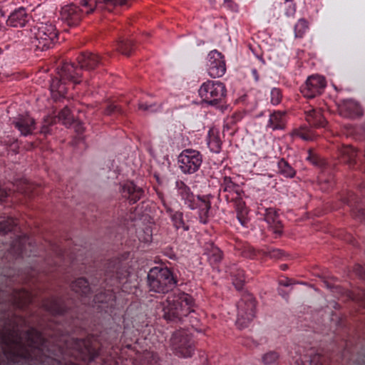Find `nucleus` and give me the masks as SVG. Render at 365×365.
Masks as SVG:
<instances>
[{
  "mask_svg": "<svg viewBox=\"0 0 365 365\" xmlns=\"http://www.w3.org/2000/svg\"><path fill=\"white\" fill-rule=\"evenodd\" d=\"M70 302L62 297L52 296L42 300V307L53 318L59 337H52L53 343L46 339L41 331L34 327L26 332V343L14 329L1 333L2 352L7 362L0 365H93L100 355L103 344L111 341L99 335L88 334L85 339L68 335L83 329V324L72 309ZM99 365H118L112 358L101 359Z\"/></svg>",
  "mask_w": 365,
  "mask_h": 365,
  "instance_id": "f257e3e1",
  "label": "nucleus"
},
{
  "mask_svg": "<svg viewBox=\"0 0 365 365\" xmlns=\"http://www.w3.org/2000/svg\"><path fill=\"white\" fill-rule=\"evenodd\" d=\"M97 274L99 277H95L91 284L84 277L76 279L71 284V290L83 304L112 315L116 304V293L128 292V269L119 258H113Z\"/></svg>",
  "mask_w": 365,
  "mask_h": 365,
  "instance_id": "f03ea898",
  "label": "nucleus"
},
{
  "mask_svg": "<svg viewBox=\"0 0 365 365\" xmlns=\"http://www.w3.org/2000/svg\"><path fill=\"white\" fill-rule=\"evenodd\" d=\"M192 305V297L190 294L179 291L174 292L161 304L163 317L170 323H180Z\"/></svg>",
  "mask_w": 365,
  "mask_h": 365,
  "instance_id": "7ed1b4c3",
  "label": "nucleus"
},
{
  "mask_svg": "<svg viewBox=\"0 0 365 365\" xmlns=\"http://www.w3.org/2000/svg\"><path fill=\"white\" fill-rule=\"evenodd\" d=\"M58 69V76L52 78L50 85L52 97L55 101L66 97L68 83L78 84L82 81L81 68L74 63L64 62Z\"/></svg>",
  "mask_w": 365,
  "mask_h": 365,
  "instance_id": "20e7f679",
  "label": "nucleus"
},
{
  "mask_svg": "<svg viewBox=\"0 0 365 365\" xmlns=\"http://www.w3.org/2000/svg\"><path fill=\"white\" fill-rule=\"evenodd\" d=\"M147 278L150 289L158 293L168 292L178 283L177 277L167 267H154L151 268Z\"/></svg>",
  "mask_w": 365,
  "mask_h": 365,
  "instance_id": "39448f33",
  "label": "nucleus"
},
{
  "mask_svg": "<svg viewBox=\"0 0 365 365\" xmlns=\"http://www.w3.org/2000/svg\"><path fill=\"white\" fill-rule=\"evenodd\" d=\"M32 45L35 51H46L51 48L58 41V31L52 23H39L34 29Z\"/></svg>",
  "mask_w": 365,
  "mask_h": 365,
  "instance_id": "423d86ee",
  "label": "nucleus"
},
{
  "mask_svg": "<svg viewBox=\"0 0 365 365\" xmlns=\"http://www.w3.org/2000/svg\"><path fill=\"white\" fill-rule=\"evenodd\" d=\"M170 346L175 355L182 358L192 357L195 350V341L185 329L177 330L173 334Z\"/></svg>",
  "mask_w": 365,
  "mask_h": 365,
  "instance_id": "0eeeda50",
  "label": "nucleus"
},
{
  "mask_svg": "<svg viewBox=\"0 0 365 365\" xmlns=\"http://www.w3.org/2000/svg\"><path fill=\"white\" fill-rule=\"evenodd\" d=\"M15 192L25 198L31 199L40 194V186L24 178L19 179L13 183L12 188L3 187L0 185V203L6 201L9 197H11L13 200L12 195Z\"/></svg>",
  "mask_w": 365,
  "mask_h": 365,
  "instance_id": "6e6552de",
  "label": "nucleus"
},
{
  "mask_svg": "<svg viewBox=\"0 0 365 365\" xmlns=\"http://www.w3.org/2000/svg\"><path fill=\"white\" fill-rule=\"evenodd\" d=\"M237 317L236 325L240 329L248 327L255 317L256 301L250 293H244L237 304Z\"/></svg>",
  "mask_w": 365,
  "mask_h": 365,
  "instance_id": "1a4fd4ad",
  "label": "nucleus"
},
{
  "mask_svg": "<svg viewBox=\"0 0 365 365\" xmlns=\"http://www.w3.org/2000/svg\"><path fill=\"white\" fill-rule=\"evenodd\" d=\"M36 255V245L26 234L15 235L11 241L6 257L12 259Z\"/></svg>",
  "mask_w": 365,
  "mask_h": 365,
  "instance_id": "9d476101",
  "label": "nucleus"
},
{
  "mask_svg": "<svg viewBox=\"0 0 365 365\" xmlns=\"http://www.w3.org/2000/svg\"><path fill=\"white\" fill-rule=\"evenodd\" d=\"M226 93L225 84L219 81L208 80L203 83L199 89V95L202 101L212 106L221 103Z\"/></svg>",
  "mask_w": 365,
  "mask_h": 365,
  "instance_id": "9b49d317",
  "label": "nucleus"
},
{
  "mask_svg": "<svg viewBox=\"0 0 365 365\" xmlns=\"http://www.w3.org/2000/svg\"><path fill=\"white\" fill-rule=\"evenodd\" d=\"M202 163V155L197 150L185 149L178 155L180 170L185 174L196 173Z\"/></svg>",
  "mask_w": 365,
  "mask_h": 365,
  "instance_id": "f8f14e48",
  "label": "nucleus"
},
{
  "mask_svg": "<svg viewBox=\"0 0 365 365\" xmlns=\"http://www.w3.org/2000/svg\"><path fill=\"white\" fill-rule=\"evenodd\" d=\"M327 86V81L322 76L315 74L309 76L301 87V92L307 98H313L321 95Z\"/></svg>",
  "mask_w": 365,
  "mask_h": 365,
  "instance_id": "ddd939ff",
  "label": "nucleus"
},
{
  "mask_svg": "<svg viewBox=\"0 0 365 365\" xmlns=\"http://www.w3.org/2000/svg\"><path fill=\"white\" fill-rule=\"evenodd\" d=\"M82 9L75 4H68L62 7L61 11V19L63 23L70 27L78 26L82 20L83 13L86 12V9L81 4Z\"/></svg>",
  "mask_w": 365,
  "mask_h": 365,
  "instance_id": "4468645a",
  "label": "nucleus"
},
{
  "mask_svg": "<svg viewBox=\"0 0 365 365\" xmlns=\"http://www.w3.org/2000/svg\"><path fill=\"white\" fill-rule=\"evenodd\" d=\"M207 70L208 74L212 78H219L225 73V61L220 52L213 50L208 53Z\"/></svg>",
  "mask_w": 365,
  "mask_h": 365,
  "instance_id": "2eb2a0df",
  "label": "nucleus"
},
{
  "mask_svg": "<svg viewBox=\"0 0 365 365\" xmlns=\"http://www.w3.org/2000/svg\"><path fill=\"white\" fill-rule=\"evenodd\" d=\"M158 197L164 207L166 213L169 215L173 227L178 230L182 229L184 231H189L190 226L185 223L183 218V213L181 211H175L171 206V202H168L162 192H158Z\"/></svg>",
  "mask_w": 365,
  "mask_h": 365,
  "instance_id": "dca6fc26",
  "label": "nucleus"
},
{
  "mask_svg": "<svg viewBox=\"0 0 365 365\" xmlns=\"http://www.w3.org/2000/svg\"><path fill=\"white\" fill-rule=\"evenodd\" d=\"M258 255L274 260H283L287 257V254L284 250L272 247H264L257 251L253 247H249L244 252V256L250 259H254Z\"/></svg>",
  "mask_w": 365,
  "mask_h": 365,
  "instance_id": "f3484780",
  "label": "nucleus"
},
{
  "mask_svg": "<svg viewBox=\"0 0 365 365\" xmlns=\"http://www.w3.org/2000/svg\"><path fill=\"white\" fill-rule=\"evenodd\" d=\"M129 0H80L86 12H93L96 9L111 11L116 6L127 5Z\"/></svg>",
  "mask_w": 365,
  "mask_h": 365,
  "instance_id": "a211bd4d",
  "label": "nucleus"
},
{
  "mask_svg": "<svg viewBox=\"0 0 365 365\" xmlns=\"http://www.w3.org/2000/svg\"><path fill=\"white\" fill-rule=\"evenodd\" d=\"M57 119L66 126H70L73 123V117L68 106H65L58 113L57 117L46 116L44 118L43 124L41 128V133L44 135L51 133L50 125L56 123Z\"/></svg>",
  "mask_w": 365,
  "mask_h": 365,
  "instance_id": "6ab92c4d",
  "label": "nucleus"
},
{
  "mask_svg": "<svg viewBox=\"0 0 365 365\" xmlns=\"http://www.w3.org/2000/svg\"><path fill=\"white\" fill-rule=\"evenodd\" d=\"M225 198L227 202H233L235 211L237 212V218L240 223L247 227L249 222L247 217L248 208L247 207L245 202L241 197L240 194H236V196L230 197L229 195H225Z\"/></svg>",
  "mask_w": 365,
  "mask_h": 365,
  "instance_id": "aec40b11",
  "label": "nucleus"
},
{
  "mask_svg": "<svg viewBox=\"0 0 365 365\" xmlns=\"http://www.w3.org/2000/svg\"><path fill=\"white\" fill-rule=\"evenodd\" d=\"M12 124L23 136L32 135L36 130V121L29 115H20L15 118Z\"/></svg>",
  "mask_w": 365,
  "mask_h": 365,
  "instance_id": "412c9836",
  "label": "nucleus"
},
{
  "mask_svg": "<svg viewBox=\"0 0 365 365\" xmlns=\"http://www.w3.org/2000/svg\"><path fill=\"white\" fill-rule=\"evenodd\" d=\"M33 300L32 294L25 289H21L19 292L15 290L9 299L11 305L14 309L21 310L26 309L33 303Z\"/></svg>",
  "mask_w": 365,
  "mask_h": 365,
  "instance_id": "4be33fe9",
  "label": "nucleus"
},
{
  "mask_svg": "<svg viewBox=\"0 0 365 365\" xmlns=\"http://www.w3.org/2000/svg\"><path fill=\"white\" fill-rule=\"evenodd\" d=\"M123 197L128 199L130 204H134L144 195L142 187L137 186L133 181H128L120 186Z\"/></svg>",
  "mask_w": 365,
  "mask_h": 365,
  "instance_id": "5701e85b",
  "label": "nucleus"
},
{
  "mask_svg": "<svg viewBox=\"0 0 365 365\" xmlns=\"http://www.w3.org/2000/svg\"><path fill=\"white\" fill-rule=\"evenodd\" d=\"M175 189L177 190L178 195L180 197L181 200L184 202V204L190 210H195V207H196L195 201L197 196L193 194L190 187L182 180H178L175 182Z\"/></svg>",
  "mask_w": 365,
  "mask_h": 365,
  "instance_id": "b1692460",
  "label": "nucleus"
},
{
  "mask_svg": "<svg viewBox=\"0 0 365 365\" xmlns=\"http://www.w3.org/2000/svg\"><path fill=\"white\" fill-rule=\"evenodd\" d=\"M264 220L268 224L269 229L277 238L283 233V225L279 218V214L276 210L269 207L265 210Z\"/></svg>",
  "mask_w": 365,
  "mask_h": 365,
  "instance_id": "393cba45",
  "label": "nucleus"
},
{
  "mask_svg": "<svg viewBox=\"0 0 365 365\" xmlns=\"http://www.w3.org/2000/svg\"><path fill=\"white\" fill-rule=\"evenodd\" d=\"M29 17L24 7L21 6L13 11L6 19V26L10 27H24L29 22Z\"/></svg>",
  "mask_w": 365,
  "mask_h": 365,
  "instance_id": "a878e982",
  "label": "nucleus"
},
{
  "mask_svg": "<svg viewBox=\"0 0 365 365\" xmlns=\"http://www.w3.org/2000/svg\"><path fill=\"white\" fill-rule=\"evenodd\" d=\"M78 63L82 71L83 69L91 71L97 66L103 64V61L99 56L93 53H82L77 58Z\"/></svg>",
  "mask_w": 365,
  "mask_h": 365,
  "instance_id": "bb28decb",
  "label": "nucleus"
},
{
  "mask_svg": "<svg viewBox=\"0 0 365 365\" xmlns=\"http://www.w3.org/2000/svg\"><path fill=\"white\" fill-rule=\"evenodd\" d=\"M287 122V112L274 110L269 114L266 128L272 130H283L286 128Z\"/></svg>",
  "mask_w": 365,
  "mask_h": 365,
  "instance_id": "cd10ccee",
  "label": "nucleus"
},
{
  "mask_svg": "<svg viewBox=\"0 0 365 365\" xmlns=\"http://www.w3.org/2000/svg\"><path fill=\"white\" fill-rule=\"evenodd\" d=\"M304 114L306 120L310 125L315 128L325 126L327 122L320 109L309 106L307 108H305Z\"/></svg>",
  "mask_w": 365,
  "mask_h": 365,
  "instance_id": "c85d7f7f",
  "label": "nucleus"
},
{
  "mask_svg": "<svg viewBox=\"0 0 365 365\" xmlns=\"http://www.w3.org/2000/svg\"><path fill=\"white\" fill-rule=\"evenodd\" d=\"M340 113L347 118H356L362 115L360 105L353 100H344L339 106Z\"/></svg>",
  "mask_w": 365,
  "mask_h": 365,
  "instance_id": "c756f323",
  "label": "nucleus"
},
{
  "mask_svg": "<svg viewBox=\"0 0 365 365\" xmlns=\"http://www.w3.org/2000/svg\"><path fill=\"white\" fill-rule=\"evenodd\" d=\"M195 204L196 205L195 210L198 209L200 222L202 224H207L208 222L209 211L211 208L210 202L204 197L197 196Z\"/></svg>",
  "mask_w": 365,
  "mask_h": 365,
  "instance_id": "7c9ffc66",
  "label": "nucleus"
},
{
  "mask_svg": "<svg viewBox=\"0 0 365 365\" xmlns=\"http://www.w3.org/2000/svg\"><path fill=\"white\" fill-rule=\"evenodd\" d=\"M207 143L210 150L215 153H219L222 149V141L220 137L217 129L210 128L207 133Z\"/></svg>",
  "mask_w": 365,
  "mask_h": 365,
  "instance_id": "2f4dec72",
  "label": "nucleus"
},
{
  "mask_svg": "<svg viewBox=\"0 0 365 365\" xmlns=\"http://www.w3.org/2000/svg\"><path fill=\"white\" fill-rule=\"evenodd\" d=\"M220 195L227 194L230 197L236 196V194H240V186L235 183L230 177L225 176L223 178L220 187Z\"/></svg>",
  "mask_w": 365,
  "mask_h": 365,
  "instance_id": "473e14b6",
  "label": "nucleus"
},
{
  "mask_svg": "<svg viewBox=\"0 0 365 365\" xmlns=\"http://www.w3.org/2000/svg\"><path fill=\"white\" fill-rule=\"evenodd\" d=\"M205 254L207 255L209 261L212 264H217L222 259V251L216 247L212 242L206 245Z\"/></svg>",
  "mask_w": 365,
  "mask_h": 365,
  "instance_id": "72a5a7b5",
  "label": "nucleus"
},
{
  "mask_svg": "<svg viewBox=\"0 0 365 365\" xmlns=\"http://www.w3.org/2000/svg\"><path fill=\"white\" fill-rule=\"evenodd\" d=\"M291 135L292 137L299 138L305 141L314 140L317 137L314 132L306 125L294 128Z\"/></svg>",
  "mask_w": 365,
  "mask_h": 365,
  "instance_id": "f704fd0d",
  "label": "nucleus"
},
{
  "mask_svg": "<svg viewBox=\"0 0 365 365\" xmlns=\"http://www.w3.org/2000/svg\"><path fill=\"white\" fill-rule=\"evenodd\" d=\"M340 152L346 163L350 165L356 164L359 151L351 145H344Z\"/></svg>",
  "mask_w": 365,
  "mask_h": 365,
  "instance_id": "c9c22d12",
  "label": "nucleus"
},
{
  "mask_svg": "<svg viewBox=\"0 0 365 365\" xmlns=\"http://www.w3.org/2000/svg\"><path fill=\"white\" fill-rule=\"evenodd\" d=\"M135 46L130 39L121 38L117 43V50L122 54L129 56L135 50Z\"/></svg>",
  "mask_w": 365,
  "mask_h": 365,
  "instance_id": "e433bc0d",
  "label": "nucleus"
},
{
  "mask_svg": "<svg viewBox=\"0 0 365 365\" xmlns=\"http://www.w3.org/2000/svg\"><path fill=\"white\" fill-rule=\"evenodd\" d=\"M17 227L16 219L7 217L0 220V235H4L15 231Z\"/></svg>",
  "mask_w": 365,
  "mask_h": 365,
  "instance_id": "4c0bfd02",
  "label": "nucleus"
},
{
  "mask_svg": "<svg viewBox=\"0 0 365 365\" xmlns=\"http://www.w3.org/2000/svg\"><path fill=\"white\" fill-rule=\"evenodd\" d=\"M307 160L315 167L320 168L322 170V173H323L327 168V163L326 160L312 150H309L308 152Z\"/></svg>",
  "mask_w": 365,
  "mask_h": 365,
  "instance_id": "58836bf2",
  "label": "nucleus"
},
{
  "mask_svg": "<svg viewBox=\"0 0 365 365\" xmlns=\"http://www.w3.org/2000/svg\"><path fill=\"white\" fill-rule=\"evenodd\" d=\"M279 173L285 178H292L296 175V170L284 158L279 160L277 163Z\"/></svg>",
  "mask_w": 365,
  "mask_h": 365,
  "instance_id": "ea45409f",
  "label": "nucleus"
},
{
  "mask_svg": "<svg viewBox=\"0 0 365 365\" xmlns=\"http://www.w3.org/2000/svg\"><path fill=\"white\" fill-rule=\"evenodd\" d=\"M180 324H184L185 327H187V325L190 326L192 328L197 329L199 325V319H197V314L194 309H192V306L189 310V313L186 315L183 316V319L181 320Z\"/></svg>",
  "mask_w": 365,
  "mask_h": 365,
  "instance_id": "a19ab883",
  "label": "nucleus"
},
{
  "mask_svg": "<svg viewBox=\"0 0 365 365\" xmlns=\"http://www.w3.org/2000/svg\"><path fill=\"white\" fill-rule=\"evenodd\" d=\"M309 29L308 21L304 19L298 20L294 26V36L296 38H302Z\"/></svg>",
  "mask_w": 365,
  "mask_h": 365,
  "instance_id": "79ce46f5",
  "label": "nucleus"
},
{
  "mask_svg": "<svg viewBox=\"0 0 365 365\" xmlns=\"http://www.w3.org/2000/svg\"><path fill=\"white\" fill-rule=\"evenodd\" d=\"M246 281L245 272L243 269H238L235 273L233 274V284L237 289H241L243 287L244 283Z\"/></svg>",
  "mask_w": 365,
  "mask_h": 365,
  "instance_id": "37998d69",
  "label": "nucleus"
},
{
  "mask_svg": "<svg viewBox=\"0 0 365 365\" xmlns=\"http://www.w3.org/2000/svg\"><path fill=\"white\" fill-rule=\"evenodd\" d=\"M137 237L139 241L148 243L152 241L153 235L150 227H145L144 229L137 231Z\"/></svg>",
  "mask_w": 365,
  "mask_h": 365,
  "instance_id": "c03bdc74",
  "label": "nucleus"
},
{
  "mask_svg": "<svg viewBox=\"0 0 365 365\" xmlns=\"http://www.w3.org/2000/svg\"><path fill=\"white\" fill-rule=\"evenodd\" d=\"M318 180L320 185V188L323 191H328L332 188L334 185V178L332 175H329V178H324L322 173L319 176Z\"/></svg>",
  "mask_w": 365,
  "mask_h": 365,
  "instance_id": "a18cd8bd",
  "label": "nucleus"
},
{
  "mask_svg": "<svg viewBox=\"0 0 365 365\" xmlns=\"http://www.w3.org/2000/svg\"><path fill=\"white\" fill-rule=\"evenodd\" d=\"M138 108L150 113H155L161 111L163 110V106L162 103L158 104L154 103L148 104L147 103L140 102L138 104Z\"/></svg>",
  "mask_w": 365,
  "mask_h": 365,
  "instance_id": "49530a36",
  "label": "nucleus"
},
{
  "mask_svg": "<svg viewBox=\"0 0 365 365\" xmlns=\"http://www.w3.org/2000/svg\"><path fill=\"white\" fill-rule=\"evenodd\" d=\"M282 99V93L281 89L273 88L270 92V102L273 106L279 105Z\"/></svg>",
  "mask_w": 365,
  "mask_h": 365,
  "instance_id": "de8ad7c7",
  "label": "nucleus"
},
{
  "mask_svg": "<svg viewBox=\"0 0 365 365\" xmlns=\"http://www.w3.org/2000/svg\"><path fill=\"white\" fill-rule=\"evenodd\" d=\"M327 358L320 354H316L311 356L309 365H327Z\"/></svg>",
  "mask_w": 365,
  "mask_h": 365,
  "instance_id": "09e8293b",
  "label": "nucleus"
},
{
  "mask_svg": "<svg viewBox=\"0 0 365 365\" xmlns=\"http://www.w3.org/2000/svg\"><path fill=\"white\" fill-rule=\"evenodd\" d=\"M279 358V354L276 351H269L265 354L262 357V361L265 364H272L277 361Z\"/></svg>",
  "mask_w": 365,
  "mask_h": 365,
  "instance_id": "8fccbe9b",
  "label": "nucleus"
},
{
  "mask_svg": "<svg viewBox=\"0 0 365 365\" xmlns=\"http://www.w3.org/2000/svg\"><path fill=\"white\" fill-rule=\"evenodd\" d=\"M105 115H113L115 114H122L123 110L118 106L110 103L108 104L104 110Z\"/></svg>",
  "mask_w": 365,
  "mask_h": 365,
  "instance_id": "3c124183",
  "label": "nucleus"
},
{
  "mask_svg": "<svg viewBox=\"0 0 365 365\" xmlns=\"http://www.w3.org/2000/svg\"><path fill=\"white\" fill-rule=\"evenodd\" d=\"M354 216L361 222H365V210L361 207L352 208Z\"/></svg>",
  "mask_w": 365,
  "mask_h": 365,
  "instance_id": "603ef678",
  "label": "nucleus"
},
{
  "mask_svg": "<svg viewBox=\"0 0 365 365\" xmlns=\"http://www.w3.org/2000/svg\"><path fill=\"white\" fill-rule=\"evenodd\" d=\"M294 284H295V281L288 277H284V279H281L279 280V285L280 287H289Z\"/></svg>",
  "mask_w": 365,
  "mask_h": 365,
  "instance_id": "864d4df0",
  "label": "nucleus"
},
{
  "mask_svg": "<svg viewBox=\"0 0 365 365\" xmlns=\"http://www.w3.org/2000/svg\"><path fill=\"white\" fill-rule=\"evenodd\" d=\"M4 145L7 148L16 153L19 149L18 140H12L11 144H9L7 141H3Z\"/></svg>",
  "mask_w": 365,
  "mask_h": 365,
  "instance_id": "5fc2aeb1",
  "label": "nucleus"
},
{
  "mask_svg": "<svg viewBox=\"0 0 365 365\" xmlns=\"http://www.w3.org/2000/svg\"><path fill=\"white\" fill-rule=\"evenodd\" d=\"M278 294L282 296L284 299L287 300L289 297V292L285 291L283 288L279 287L277 289Z\"/></svg>",
  "mask_w": 365,
  "mask_h": 365,
  "instance_id": "6e6d98bb",
  "label": "nucleus"
},
{
  "mask_svg": "<svg viewBox=\"0 0 365 365\" xmlns=\"http://www.w3.org/2000/svg\"><path fill=\"white\" fill-rule=\"evenodd\" d=\"M353 197H354V195L352 193L349 194V197H346V198L343 199L344 203L346 204L349 207H352L353 205H352L351 200H352Z\"/></svg>",
  "mask_w": 365,
  "mask_h": 365,
  "instance_id": "4d7b16f0",
  "label": "nucleus"
},
{
  "mask_svg": "<svg viewBox=\"0 0 365 365\" xmlns=\"http://www.w3.org/2000/svg\"><path fill=\"white\" fill-rule=\"evenodd\" d=\"M76 132H77L78 133H79V134L83 133V130H84V128H83V127L82 124H81V123H78L76 125Z\"/></svg>",
  "mask_w": 365,
  "mask_h": 365,
  "instance_id": "13d9d810",
  "label": "nucleus"
},
{
  "mask_svg": "<svg viewBox=\"0 0 365 365\" xmlns=\"http://www.w3.org/2000/svg\"><path fill=\"white\" fill-rule=\"evenodd\" d=\"M358 271H359V274L361 276V277H364L365 276V272L364 270V268L361 266H359L358 267Z\"/></svg>",
  "mask_w": 365,
  "mask_h": 365,
  "instance_id": "bf43d9fd",
  "label": "nucleus"
},
{
  "mask_svg": "<svg viewBox=\"0 0 365 365\" xmlns=\"http://www.w3.org/2000/svg\"><path fill=\"white\" fill-rule=\"evenodd\" d=\"M252 75L255 78V80L256 81H257L259 80V76H258L257 71L255 69H254V70H252Z\"/></svg>",
  "mask_w": 365,
  "mask_h": 365,
  "instance_id": "052dcab7",
  "label": "nucleus"
},
{
  "mask_svg": "<svg viewBox=\"0 0 365 365\" xmlns=\"http://www.w3.org/2000/svg\"><path fill=\"white\" fill-rule=\"evenodd\" d=\"M295 362L297 364V365H304V360L302 359L301 356L297 359L295 360Z\"/></svg>",
  "mask_w": 365,
  "mask_h": 365,
  "instance_id": "680f3d73",
  "label": "nucleus"
},
{
  "mask_svg": "<svg viewBox=\"0 0 365 365\" xmlns=\"http://www.w3.org/2000/svg\"><path fill=\"white\" fill-rule=\"evenodd\" d=\"M280 268H281V269H282V270L285 271V270H287V268H288V265H287V264H281V265H280Z\"/></svg>",
  "mask_w": 365,
  "mask_h": 365,
  "instance_id": "e2e57ef3",
  "label": "nucleus"
},
{
  "mask_svg": "<svg viewBox=\"0 0 365 365\" xmlns=\"http://www.w3.org/2000/svg\"><path fill=\"white\" fill-rule=\"evenodd\" d=\"M5 16V12L0 7V16L4 17Z\"/></svg>",
  "mask_w": 365,
  "mask_h": 365,
  "instance_id": "0e129e2a",
  "label": "nucleus"
},
{
  "mask_svg": "<svg viewBox=\"0 0 365 365\" xmlns=\"http://www.w3.org/2000/svg\"><path fill=\"white\" fill-rule=\"evenodd\" d=\"M12 140H14V138H9V139H5L4 141H7V142H9V144H11Z\"/></svg>",
  "mask_w": 365,
  "mask_h": 365,
  "instance_id": "69168bd1",
  "label": "nucleus"
},
{
  "mask_svg": "<svg viewBox=\"0 0 365 365\" xmlns=\"http://www.w3.org/2000/svg\"><path fill=\"white\" fill-rule=\"evenodd\" d=\"M4 29V24L3 23L0 21V31L3 30Z\"/></svg>",
  "mask_w": 365,
  "mask_h": 365,
  "instance_id": "338daca9",
  "label": "nucleus"
},
{
  "mask_svg": "<svg viewBox=\"0 0 365 365\" xmlns=\"http://www.w3.org/2000/svg\"><path fill=\"white\" fill-rule=\"evenodd\" d=\"M3 52H4V50L1 48H0V56L3 53Z\"/></svg>",
  "mask_w": 365,
  "mask_h": 365,
  "instance_id": "774afa93",
  "label": "nucleus"
}]
</instances>
